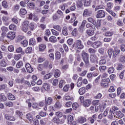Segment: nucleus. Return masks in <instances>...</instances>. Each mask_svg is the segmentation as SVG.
Instances as JSON below:
<instances>
[{"instance_id": "obj_49", "label": "nucleus", "mask_w": 125, "mask_h": 125, "mask_svg": "<svg viewBox=\"0 0 125 125\" xmlns=\"http://www.w3.org/2000/svg\"><path fill=\"white\" fill-rule=\"evenodd\" d=\"M72 108L73 110H76L77 108H79V104L77 103H74L72 104Z\"/></svg>"}, {"instance_id": "obj_31", "label": "nucleus", "mask_w": 125, "mask_h": 125, "mask_svg": "<svg viewBox=\"0 0 125 125\" xmlns=\"http://www.w3.org/2000/svg\"><path fill=\"white\" fill-rule=\"evenodd\" d=\"M51 77H52V73H50L44 76L43 79L44 80H48V79H50Z\"/></svg>"}, {"instance_id": "obj_5", "label": "nucleus", "mask_w": 125, "mask_h": 125, "mask_svg": "<svg viewBox=\"0 0 125 125\" xmlns=\"http://www.w3.org/2000/svg\"><path fill=\"white\" fill-rule=\"evenodd\" d=\"M88 52L91 54L90 57V61L92 63H94V49L90 48L88 50Z\"/></svg>"}, {"instance_id": "obj_13", "label": "nucleus", "mask_w": 125, "mask_h": 125, "mask_svg": "<svg viewBox=\"0 0 125 125\" xmlns=\"http://www.w3.org/2000/svg\"><path fill=\"white\" fill-rule=\"evenodd\" d=\"M43 88H44L46 91H48L49 89H50V85L49 83H45L43 84Z\"/></svg>"}, {"instance_id": "obj_29", "label": "nucleus", "mask_w": 125, "mask_h": 125, "mask_svg": "<svg viewBox=\"0 0 125 125\" xmlns=\"http://www.w3.org/2000/svg\"><path fill=\"white\" fill-rule=\"evenodd\" d=\"M36 40L34 38H31L29 40V45H35Z\"/></svg>"}, {"instance_id": "obj_18", "label": "nucleus", "mask_w": 125, "mask_h": 125, "mask_svg": "<svg viewBox=\"0 0 125 125\" xmlns=\"http://www.w3.org/2000/svg\"><path fill=\"white\" fill-rule=\"evenodd\" d=\"M60 75H61V72L59 69H56L54 71V77L55 78H59L60 77Z\"/></svg>"}, {"instance_id": "obj_37", "label": "nucleus", "mask_w": 125, "mask_h": 125, "mask_svg": "<svg viewBox=\"0 0 125 125\" xmlns=\"http://www.w3.org/2000/svg\"><path fill=\"white\" fill-rule=\"evenodd\" d=\"M28 6L30 7V8H36V5L35 4V3L33 2H30L27 4Z\"/></svg>"}, {"instance_id": "obj_60", "label": "nucleus", "mask_w": 125, "mask_h": 125, "mask_svg": "<svg viewBox=\"0 0 125 125\" xmlns=\"http://www.w3.org/2000/svg\"><path fill=\"white\" fill-rule=\"evenodd\" d=\"M32 89L33 91H40V90H41L39 86L33 87L32 88Z\"/></svg>"}, {"instance_id": "obj_7", "label": "nucleus", "mask_w": 125, "mask_h": 125, "mask_svg": "<svg viewBox=\"0 0 125 125\" xmlns=\"http://www.w3.org/2000/svg\"><path fill=\"white\" fill-rule=\"evenodd\" d=\"M15 37H16V35L15 32H9L7 34V38L11 41L14 40Z\"/></svg>"}, {"instance_id": "obj_32", "label": "nucleus", "mask_w": 125, "mask_h": 125, "mask_svg": "<svg viewBox=\"0 0 125 125\" xmlns=\"http://www.w3.org/2000/svg\"><path fill=\"white\" fill-rule=\"evenodd\" d=\"M114 113L112 109H110L109 114L108 115V119L110 120H112L113 118Z\"/></svg>"}, {"instance_id": "obj_35", "label": "nucleus", "mask_w": 125, "mask_h": 125, "mask_svg": "<svg viewBox=\"0 0 125 125\" xmlns=\"http://www.w3.org/2000/svg\"><path fill=\"white\" fill-rule=\"evenodd\" d=\"M25 53H31L32 51H33V48L32 47H28L26 49H25Z\"/></svg>"}, {"instance_id": "obj_27", "label": "nucleus", "mask_w": 125, "mask_h": 125, "mask_svg": "<svg viewBox=\"0 0 125 125\" xmlns=\"http://www.w3.org/2000/svg\"><path fill=\"white\" fill-rule=\"evenodd\" d=\"M55 108L56 109H60L62 107V104H61V103L60 102H57L55 104Z\"/></svg>"}, {"instance_id": "obj_54", "label": "nucleus", "mask_w": 125, "mask_h": 125, "mask_svg": "<svg viewBox=\"0 0 125 125\" xmlns=\"http://www.w3.org/2000/svg\"><path fill=\"white\" fill-rule=\"evenodd\" d=\"M69 88H70V85H66L64 86L63 88V90L65 92H67L69 90Z\"/></svg>"}, {"instance_id": "obj_4", "label": "nucleus", "mask_w": 125, "mask_h": 125, "mask_svg": "<svg viewBox=\"0 0 125 125\" xmlns=\"http://www.w3.org/2000/svg\"><path fill=\"white\" fill-rule=\"evenodd\" d=\"M106 16V14L104 11L103 10H100L97 11L96 17L97 18H104Z\"/></svg>"}, {"instance_id": "obj_58", "label": "nucleus", "mask_w": 125, "mask_h": 125, "mask_svg": "<svg viewBox=\"0 0 125 125\" xmlns=\"http://www.w3.org/2000/svg\"><path fill=\"white\" fill-rule=\"evenodd\" d=\"M104 9V6L103 5H100L99 6H97L96 8L95 9V11H97L100 9Z\"/></svg>"}, {"instance_id": "obj_43", "label": "nucleus", "mask_w": 125, "mask_h": 125, "mask_svg": "<svg viewBox=\"0 0 125 125\" xmlns=\"http://www.w3.org/2000/svg\"><path fill=\"white\" fill-rule=\"evenodd\" d=\"M116 24L120 26V27H122V26L124 25L123 21L122 20L119 19L116 22Z\"/></svg>"}, {"instance_id": "obj_30", "label": "nucleus", "mask_w": 125, "mask_h": 125, "mask_svg": "<svg viewBox=\"0 0 125 125\" xmlns=\"http://www.w3.org/2000/svg\"><path fill=\"white\" fill-rule=\"evenodd\" d=\"M91 1L90 0H83V3L84 6H89Z\"/></svg>"}, {"instance_id": "obj_39", "label": "nucleus", "mask_w": 125, "mask_h": 125, "mask_svg": "<svg viewBox=\"0 0 125 125\" xmlns=\"http://www.w3.org/2000/svg\"><path fill=\"white\" fill-rule=\"evenodd\" d=\"M55 56H56V59L57 60H59V59L61 58V54L59 51H57L56 52Z\"/></svg>"}, {"instance_id": "obj_34", "label": "nucleus", "mask_w": 125, "mask_h": 125, "mask_svg": "<svg viewBox=\"0 0 125 125\" xmlns=\"http://www.w3.org/2000/svg\"><path fill=\"white\" fill-rule=\"evenodd\" d=\"M73 104V103L71 101L67 102L65 104L64 107H66V108H69V107H71Z\"/></svg>"}, {"instance_id": "obj_62", "label": "nucleus", "mask_w": 125, "mask_h": 125, "mask_svg": "<svg viewBox=\"0 0 125 125\" xmlns=\"http://www.w3.org/2000/svg\"><path fill=\"white\" fill-rule=\"evenodd\" d=\"M70 10L71 11H74L76 10V4L75 3L73 4L72 6L70 7Z\"/></svg>"}, {"instance_id": "obj_2", "label": "nucleus", "mask_w": 125, "mask_h": 125, "mask_svg": "<svg viewBox=\"0 0 125 125\" xmlns=\"http://www.w3.org/2000/svg\"><path fill=\"white\" fill-rule=\"evenodd\" d=\"M82 59L84 61L85 64H88L89 61L88 60L89 55L87 53L85 52L84 51H83L82 52Z\"/></svg>"}, {"instance_id": "obj_55", "label": "nucleus", "mask_w": 125, "mask_h": 125, "mask_svg": "<svg viewBox=\"0 0 125 125\" xmlns=\"http://www.w3.org/2000/svg\"><path fill=\"white\" fill-rule=\"evenodd\" d=\"M77 6V7H82V6H83V2H82V0H78Z\"/></svg>"}, {"instance_id": "obj_20", "label": "nucleus", "mask_w": 125, "mask_h": 125, "mask_svg": "<svg viewBox=\"0 0 125 125\" xmlns=\"http://www.w3.org/2000/svg\"><path fill=\"white\" fill-rule=\"evenodd\" d=\"M120 52V50L119 49H114L113 50V58H116L117 55H118L119 53Z\"/></svg>"}, {"instance_id": "obj_47", "label": "nucleus", "mask_w": 125, "mask_h": 125, "mask_svg": "<svg viewBox=\"0 0 125 125\" xmlns=\"http://www.w3.org/2000/svg\"><path fill=\"white\" fill-rule=\"evenodd\" d=\"M113 3L108 2L107 3V6L108 8H107L106 9H108L109 10L112 9V7H113Z\"/></svg>"}, {"instance_id": "obj_26", "label": "nucleus", "mask_w": 125, "mask_h": 125, "mask_svg": "<svg viewBox=\"0 0 125 125\" xmlns=\"http://www.w3.org/2000/svg\"><path fill=\"white\" fill-rule=\"evenodd\" d=\"M114 2L115 5L121 6L123 4V0H114Z\"/></svg>"}, {"instance_id": "obj_44", "label": "nucleus", "mask_w": 125, "mask_h": 125, "mask_svg": "<svg viewBox=\"0 0 125 125\" xmlns=\"http://www.w3.org/2000/svg\"><path fill=\"white\" fill-rule=\"evenodd\" d=\"M21 44H22V46H23L24 47L27 46L28 45V41L26 40L21 41Z\"/></svg>"}, {"instance_id": "obj_45", "label": "nucleus", "mask_w": 125, "mask_h": 125, "mask_svg": "<svg viewBox=\"0 0 125 125\" xmlns=\"http://www.w3.org/2000/svg\"><path fill=\"white\" fill-rule=\"evenodd\" d=\"M16 83H25V80L24 78H22L21 80L18 79L16 80Z\"/></svg>"}, {"instance_id": "obj_61", "label": "nucleus", "mask_w": 125, "mask_h": 125, "mask_svg": "<svg viewBox=\"0 0 125 125\" xmlns=\"http://www.w3.org/2000/svg\"><path fill=\"white\" fill-rule=\"evenodd\" d=\"M2 20L3 22H4L5 21H9V18L6 16H3L2 17Z\"/></svg>"}, {"instance_id": "obj_50", "label": "nucleus", "mask_w": 125, "mask_h": 125, "mask_svg": "<svg viewBox=\"0 0 125 125\" xmlns=\"http://www.w3.org/2000/svg\"><path fill=\"white\" fill-rule=\"evenodd\" d=\"M64 84H65V81L64 80H61L59 83L60 88H62Z\"/></svg>"}, {"instance_id": "obj_8", "label": "nucleus", "mask_w": 125, "mask_h": 125, "mask_svg": "<svg viewBox=\"0 0 125 125\" xmlns=\"http://www.w3.org/2000/svg\"><path fill=\"white\" fill-rule=\"evenodd\" d=\"M92 14V11H91V10L89 9H85L83 13V16H85V17H86V16H90Z\"/></svg>"}, {"instance_id": "obj_21", "label": "nucleus", "mask_w": 125, "mask_h": 125, "mask_svg": "<svg viewBox=\"0 0 125 125\" xmlns=\"http://www.w3.org/2000/svg\"><path fill=\"white\" fill-rule=\"evenodd\" d=\"M7 99L6 96H5L4 94L2 93L0 94V100L1 101L4 102V101H6Z\"/></svg>"}, {"instance_id": "obj_52", "label": "nucleus", "mask_w": 125, "mask_h": 125, "mask_svg": "<svg viewBox=\"0 0 125 125\" xmlns=\"http://www.w3.org/2000/svg\"><path fill=\"white\" fill-rule=\"evenodd\" d=\"M113 52V49H109L108 50V56L110 59H111V57H112V53Z\"/></svg>"}, {"instance_id": "obj_41", "label": "nucleus", "mask_w": 125, "mask_h": 125, "mask_svg": "<svg viewBox=\"0 0 125 125\" xmlns=\"http://www.w3.org/2000/svg\"><path fill=\"white\" fill-rule=\"evenodd\" d=\"M95 48H97L102 45V43L100 41H97L94 42Z\"/></svg>"}, {"instance_id": "obj_23", "label": "nucleus", "mask_w": 125, "mask_h": 125, "mask_svg": "<svg viewBox=\"0 0 125 125\" xmlns=\"http://www.w3.org/2000/svg\"><path fill=\"white\" fill-rule=\"evenodd\" d=\"M79 93L80 95H83L85 93V87H82L79 90Z\"/></svg>"}, {"instance_id": "obj_9", "label": "nucleus", "mask_w": 125, "mask_h": 125, "mask_svg": "<svg viewBox=\"0 0 125 125\" xmlns=\"http://www.w3.org/2000/svg\"><path fill=\"white\" fill-rule=\"evenodd\" d=\"M106 11L110 14L114 18L117 19L118 18V15L115 13L113 11L108 8L105 9Z\"/></svg>"}, {"instance_id": "obj_6", "label": "nucleus", "mask_w": 125, "mask_h": 125, "mask_svg": "<svg viewBox=\"0 0 125 125\" xmlns=\"http://www.w3.org/2000/svg\"><path fill=\"white\" fill-rule=\"evenodd\" d=\"M110 82V79L109 78L106 79H103L101 82V85L104 88L107 87L108 86V82Z\"/></svg>"}, {"instance_id": "obj_17", "label": "nucleus", "mask_w": 125, "mask_h": 125, "mask_svg": "<svg viewBox=\"0 0 125 125\" xmlns=\"http://www.w3.org/2000/svg\"><path fill=\"white\" fill-rule=\"evenodd\" d=\"M83 85V78L79 77L78 79V81L77 83V86L78 87H81Z\"/></svg>"}, {"instance_id": "obj_48", "label": "nucleus", "mask_w": 125, "mask_h": 125, "mask_svg": "<svg viewBox=\"0 0 125 125\" xmlns=\"http://www.w3.org/2000/svg\"><path fill=\"white\" fill-rule=\"evenodd\" d=\"M16 115H17V116H19L20 118H22V116H23V113L19 110H17L16 111Z\"/></svg>"}, {"instance_id": "obj_10", "label": "nucleus", "mask_w": 125, "mask_h": 125, "mask_svg": "<svg viewBox=\"0 0 125 125\" xmlns=\"http://www.w3.org/2000/svg\"><path fill=\"white\" fill-rule=\"evenodd\" d=\"M46 48V45L45 44H40L39 45V50L41 52H43Z\"/></svg>"}, {"instance_id": "obj_16", "label": "nucleus", "mask_w": 125, "mask_h": 125, "mask_svg": "<svg viewBox=\"0 0 125 125\" xmlns=\"http://www.w3.org/2000/svg\"><path fill=\"white\" fill-rule=\"evenodd\" d=\"M5 118L6 120H8V121H15L14 117L9 115L8 114H6L5 115Z\"/></svg>"}, {"instance_id": "obj_3", "label": "nucleus", "mask_w": 125, "mask_h": 125, "mask_svg": "<svg viewBox=\"0 0 125 125\" xmlns=\"http://www.w3.org/2000/svg\"><path fill=\"white\" fill-rule=\"evenodd\" d=\"M30 22L28 21H24L21 24V30L23 32H27L29 29Z\"/></svg>"}, {"instance_id": "obj_56", "label": "nucleus", "mask_w": 125, "mask_h": 125, "mask_svg": "<svg viewBox=\"0 0 125 125\" xmlns=\"http://www.w3.org/2000/svg\"><path fill=\"white\" fill-rule=\"evenodd\" d=\"M19 8H20V5L18 4L15 5L13 8V10L15 11H17V10H19Z\"/></svg>"}, {"instance_id": "obj_33", "label": "nucleus", "mask_w": 125, "mask_h": 125, "mask_svg": "<svg viewBox=\"0 0 125 125\" xmlns=\"http://www.w3.org/2000/svg\"><path fill=\"white\" fill-rule=\"evenodd\" d=\"M101 20L100 19L97 20L96 21H95V24L96 27L98 28L100 27L101 25Z\"/></svg>"}, {"instance_id": "obj_11", "label": "nucleus", "mask_w": 125, "mask_h": 125, "mask_svg": "<svg viewBox=\"0 0 125 125\" xmlns=\"http://www.w3.org/2000/svg\"><path fill=\"white\" fill-rule=\"evenodd\" d=\"M53 101V99L51 97H49L48 98H45V104L47 105H51L52 102Z\"/></svg>"}, {"instance_id": "obj_14", "label": "nucleus", "mask_w": 125, "mask_h": 125, "mask_svg": "<svg viewBox=\"0 0 125 125\" xmlns=\"http://www.w3.org/2000/svg\"><path fill=\"white\" fill-rule=\"evenodd\" d=\"M91 103V101L89 100H85L83 102V105L84 106V107H88V106L90 105Z\"/></svg>"}, {"instance_id": "obj_63", "label": "nucleus", "mask_w": 125, "mask_h": 125, "mask_svg": "<svg viewBox=\"0 0 125 125\" xmlns=\"http://www.w3.org/2000/svg\"><path fill=\"white\" fill-rule=\"evenodd\" d=\"M8 50L10 52L14 51V47L12 45L8 47Z\"/></svg>"}, {"instance_id": "obj_42", "label": "nucleus", "mask_w": 125, "mask_h": 125, "mask_svg": "<svg viewBox=\"0 0 125 125\" xmlns=\"http://www.w3.org/2000/svg\"><path fill=\"white\" fill-rule=\"evenodd\" d=\"M57 13L58 14L59 17H63L64 14H63V12L61 11V10H58L57 11Z\"/></svg>"}, {"instance_id": "obj_25", "label": "nucleus", "mask_w": 125, "mask_h": 125, "mask_svg": "<svg viewBox=\"0 0 125 125\" xmlns=\"http://www.w3.org/2000/svg\"><path fill=\"white\" fill-rule=\"evenodd\" d=\"M26 118L29 120V122H33L34 118H33V115L31 113H28L26 115Z\"/></svg>"}, {"instance_id": "obj_1", "label": "nucleus", "mask_w": 125, "mask_h": 125, "mask_svg": "<svg viewBox=\"0 0 125 125\" xmlns=\"http://www.w3.org/2000/svg\"><path fill=\"white\" fill-rule=\"evenodd\" d=\"M72 47H74L75 49H83V45L82 43V41L80 40H77L73 44Z\"/></svg>"}, {"instance_id": "obj_59", "label": "nucleus", "mask_w": 125, "mask_h": 125, "mask_svg": "<svg viewBox=\"0 0 125 125\" xmlns=\"http://www.w3.org/2000/svg\"><path fill=\"white\" fill-rule=\"evenodd\" d=\"M86 23V21H83L82 22V25L80 26V30H83V28L84 27V26H85V24Z\"/></svg>"}, {"instance_id": "obj_15", "label": "nucleus", "mask_w": 125, "mask_h": 125, "mask_svg": "<svg viewBox=\"0 0 125 125\" xmlns=\"http://www.w3.org/2000/svg\"><path fill=\"white\" fill-rule=\"evenodd\" d=\"M77 122H78L79 124H83V123L86 122V119L84 117H81L78 118Z\"/></svg>"}, {"instance_id": "obj_19", "label": "nucleus", "mask_w": 125, "mask_h": 125, "mask_svg": "<svg viewBox=\"0 0 125 125\" xmlns=\"http://www.w3.org/2000/svg\"><path fill=\"white\" fill-rule=\"evenodd\" d=\"M27 14V10L24 8H22L20 10V15H26Z\"/></svg>"}, {"instance_id": "obj_57", "label": "nucleus", "mask_w": 125, "mask_h": 125, "mask_svg": "<svg viewBox=\"0 0 125 125\" xmlns=\"http://www.w3.org/2000/svg\"><path fill=\"white\" fill-rule=\"evenodd\" d=\"M2 5L4 7V8H7L8 5H7V2L6 1L4 0L2 2Z\"/></svg>"}, {"instance_id": "obj_22", "label": "nucleus", "mask_w": 125, "mask_h": 125, "mask_svg": "<svg viewBox=\"0 0 125 125\" xmlns=\"http://www.w3.org/2000/svg\"><path fill=\"white\" fill-rule=\"evenodd\" d=\"M49 41L51 42H57V39H56V37L52 36H51L49 39Z\"/></svg>"}, {"instance_id": "obj_38", "label": "nucleus", "mask_w": 125, "mask_h": 125, "mask_svg": "<svg viewBox=\"0 0 125 125\" xmlns=\"http://www.w3.org/2000/svg\"><path fill=\"white\" fill-rule=\"evenodd\" d=\"M67 121L68 122V124H70V122H73V121H74V116L71 115H68Z\"/></svg>"}, {"instance_id": "obj_28", "label": "nucleus", "mask_w": 125, "mask_h": 125, "mask_svg": "<svg viewBox=\"0 0 125 125\" xmlns=\"http://www.w3.org/2000/svg\"><path fill=\"white\" fill-rule=\"evenodd\" d=\"M9 29L11 30V31H16L17 27L16 25L14 24H10L9 26Z\"/></svg>"}, {"instance_id": "obj_64", "label": "nucleus", "mask_w": 125, "mask_h": 125, "mask_svg": "<svg viewBox=\"0 0 125 125\" xmlns=\"http://www.w3.org/2000/svg\"><path fill=\"white\" fill-rule=\"evenodd\" d=\"M99 70L101 72H103L104 71L106 70V66H100Z\"/></svg>"}, {"instance_id": "obj_51", "label": "nucleus", "mask_w": 125, "mask_h": 125, "mask_svg": "<svg viewBox=\"0 0 125 125\" xmlns=\"http://www.w3.org/2000/svg\"><path fill=\"white\" fill-rule=\"evenodd\" d=\"M53 28L54 29H55V30H57V31H58L59 32L61 31V30H62V28L59 25H55L53 26Z\"/></svg>"}, {"instance_id": "obj_53", "label": "nucleus", "mask_w": 125, "mask_h": 125, "mask_svg": "<svg viewBox=\"0 0 125 125\" xmlns=\"http://www.w3.org/2000/svg\"><path fill=\"white\" fill-rule=\"evenodd\" d=\"M21 58V54L15 55L14 57V59H15V60H17V61H18V60H19V59H20Z\"/></svg>"}, {"instance_id": "obj_46", "label": "nucleus", "mask_w": 125, "mask_h": 125, "mask_svg": "<svg viewBox=\"0 0 125 125\" xmlns=\"http://www.w3.org/2000/svg\"><path fill=\"white\" fill-rule=\"evenodd\" d=\"M0 66L1 67H5V66H6V62H5V61L4 60H1L0 62Z\"/></svg>"}, {"instance_id": "obj_40", "label": "nucleus", "mask_w": 125, "mask_h": 125, "mask_svg": "<svg viewBox=\"0 0 125 125\" xmlns=\"http://www.w3.org/2000/svg\"><path fill=\"white\" fill-rule=\"evenodd\" d=\"M5 105L7 107H12V106H13V103H12V102H6Z\"/></svg>"}, {"instance_id": "obj_24", "label": "nucleus", "mask_w": 125, "mask_h": 125, "mask_svg": "<svg viewBox=\"0 0 125 125\" xmlns=\"http://www.w3.org/2000/svg\"><path fill=\"white\" fill-rule=\"evenodd\" d=\"M53 123L57 124V125H59L60 124V119L58 117H55L53 119Z\"/></svg>"}, {"instance_id": "obj_36", "label": "nucleus", "mask_w": 125, "mask_h": 125, "mask_svg": "<svg viewBox=\"0 0 125 125\" xmlns=\"http://www.w3.org/2000/svg\"><path fill=\"white\" fill-rule=\"evenodd\" d=\"M21 67H23V62H19L16 64V68L20 69Z\"/></svg>"}, {"instance_id": "obj_12", "label": "nucleus", "mask_w": 125, "mask_h": 125, "mask_svg": "<svg viewBox=\"0 0 125 125\" xmlns=\"http://www.w3.org/2000/svg\"><path fill=\"white\" fill-rule=\"evenodd\" d=\"M7 97L8 99L9 100H10L11 101H13V100H15V99H16V98H15V96L10 93L7 94Z\"/></svg>"}]
</instances>
